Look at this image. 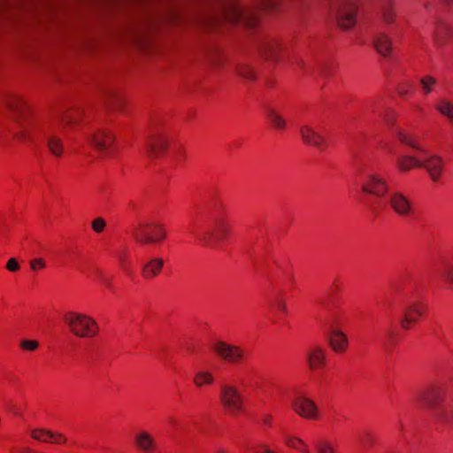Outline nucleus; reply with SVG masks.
Wrapping results in <instances>:
<instances>
[{"label":"nucleus","mask_w":453,"mask_h":453,"mask_svg":"<svg viewBox=\"0 0 453 453\" xmlns=\"http://www.w3.org/2000/svg\"><path fill=\"white\" fill-rule=\"evenodd\" d=\"M453 37V28L445 23L437 26L434 32V42L438 47H443L449 39Z\"/></svg>","instance_id":"4be33fe9"},{"label":"nucleus","mask_w":453,"mask_h":453,"mask_svg":"<svg viewBox=\"0 0 453 453\" xmlns=\"http://www.w3.org/2000/svg\"><path fill=\"white\" fill-rule=\"evenodd\" d=\"M361 181L363 192L379 198L387 196V203L398 216L408 218L413 214L414 208L411 200L400 191H389V186L384 178L364 172L361 173Z\"/></svg>","instance_id":"f03ea898"},{"label":"nucleus","mask_w":453,"mask_h":453,"mask_svg":"<svg viewBox=\"0 0 453 453\" xmlns=\"http://www.w3.org/2000/svg\"><path fill=\"white\" fill-rule=\"evenodd\" d=\"M77 117L73 113H66L63 115L60 119V121L63 125H71L77 122Z\"/></svg>","instance_id":"4c0bfd02"},{"label":"nucleus","mask_w":453,"mask_h":453,"mask_svg":"<svg viewBox=\"0 0 453 453\" xmlns=\"http://www.w3.org/2000/svg\"><path fill=\"white\" fill-rule=\"evenodd\" d=\"M434 279H441L449 282L453 281V258L443 257L436 262L432 270Z\"/></svg>","instance_id":"dca6fc26"},{"label":"nucleus","mask_w":453,"mask_h":453,"mask_svg":"<svg viewBox=\"0 0 453 453\" xmlns=\"http://www.w3.org/2000/svg\"><path fill=\"white\" fill-rule=\"evenodd\" d=\"M331 348L337 353H343L349 346V341L344 333L338 329H334L328 336Z\"/></svg>","instance_id":"6ab92c4d"},{"label":"nucleus","mask_w":453,"mask_h":453,"mask_svg":"<svg viewBox=\"0 0 453 453\" xmlns=\"http://www.w3.org/2000/svg\"><path fill=\"white\" fill-rule=\"evenodd\" d=\"M333 288H338V286L336 285V283H334Z\"/></svg>","instance_id":"09e8293b"},{"label":"nucleus","mask_w":453,"mask_h":453,"mask_svg":"<svg viewBox=\"0 0 453 453\" xmlns=\"http://www.w3.org/2000/svg\"><path fill=\"white\" fill-rule=\"evenodd\" d=\"M292 407L295 411L303 418L316 419L318 418V408L314 402L304 396L296 397Z\"/></svg>","instance_id":"ddd939ff"},{"label":"nucleus","mask_w":453,"mask_h":453,"mask_svg":"<svg viewBox=\"0 0 453 453\" xmlns=\"http://www.w3.org/2000/svg\"><path fill=\"white\" fill-rule=\"evenodd\" d=\"M437 82L436 78L430 75H425L419 79V83L425 95L430 94L437 85Z\"/></svg>","instance_id":"7c9ffc66"},{"label":"nucleus","mask_w":453,"mask_h":453,"mask_svg":"<svg viewBox=\"0 0 453 453\" xmlns=\"http://www.w3.org/2000/svg\"><path fill=\"white\" fill-rule=\"evenodd\" d=\"M422 160L411 155H401L396 160V165L402 172H409L414 167H421Z\"/></svg>","instance_id":"b1692460"},{"label":"nucleus","mask_w":453,"mask_h":453,"mask_svg":"<svg viewBox=\"0 0 453 453\" xmlns=\"http://www.w3.org/2000/svg\"><path fill=\"white\" fill-rule=\"evenodd\" d=\"M307 360L311 369L321 368L326 365V352L320 347H313L307 355Z\"/></svg>","instance_id":"aec40b11"},{"label":"nucleus","mask_w":453,"mask_h":453,"mask_svg":"<svg viewBox=\"0 0 453 453\" xmlns=\"http://www.w3.org/2000/svg\"><path fill=\"white\" fill-rule=\"evenodd\" d=\"M221 205L215 203L210 209V215L211 219V227L203 229L197 226V229H192L191 233L194 234L196 238L203 243L205 246H211L212 240L221 241L225 239L229 233V227L225 219L219 215Z\"/></svg>","instance_id":"20e7f679"},{"label":"nucleus","mask_w":453,"mask_h":453,"mask_svg":"<svg viewBox=\"0 0 453 453\" xmlns=\"http://www.w3.org/2000/svg\"><path fill=\"white\" fill-rule=\"evenodd\" d=\"M413 87L412 83L410 81L403 82L398 88V93L400 96H404L408 94L409 90Z\"/></svg>","instance_id":"58836bf2"},{"label":"nucleus","mask_w":453,"mask_h":453,"mask_svg":"<svg viewBox=\"0 0 453 453\" xmlns=\"http://www.w3.org/2000/svg\"><path fill=\"white\" fill-rule=\"evenodd\" d=\"M20 346L26 350L34 351L38 348L39 342L34 340H24L20 342Z\"/></svg>","instance_id":"f704fd0d"},{"label":"nucleus","mask_w":453,"mask_h":453,"mask_svg":"<svg viewBox=\"0 0 453 453\" xmlns=\"http://www.w3.org/2000/svg\"><path fill=\"white\" fill-rule=\"evenodd\" d=\"M135 443L145 453H152L156 449L155 439L148 432H141L136 434Z\"/></svg>","instance_id":"412c9836"},{"label":"nucleus","mask_w":453,"mask_h":453,"mask_svg":"<svg viewBox=\"0 0 453 453\" xmlns=\"http://www.w3.org/2000/svg\"><path fill=\"white\" fill-rule=\"evenodd\" d=\"M391 41L384 33H378L373 39V45L379 54L387 57L391 51Z\"/></svg>","instance_id":"5701e85b"},{"label":"nucleus","mask_w":453,"mask_h":453,"mask_svg":"<svg viewBox=\"0 0 453 453\" xmlns=\"http://www.w3.org/2000/svg\"><path fill=\"white\" fill-rule=\"evenodd\" d=\"M418 403L430 411L431 417L438 424L453 423V397L448 395L443 386L432 385L418 395Z\"/></svg>","instance_id":"7ed1b4c3"},{"label":"nucleus","mask_w":453,"mask_h":453,"mask_svg":"<svg viewBox=\"0 0 453 453\" xmlns=\"http://www.w3.org/2000/svg\"><path fill=\"white\" fill-rule=\"evenodd\" d=\"M395 135L402 143L410 146L411 148L414 149L417 151H424V150L420 146H418L417 142L411 136L407 134L403 130L397 129L395 131Z\"/></svg>","instance_id":"bb28decb"},{"label":"nucleus","mask_w":453,"mask_h":453,"mask_svg":"<svg viewBox=\"0 0 453 453\" xmlns=\"http://www.w3.org/2000/svg\"><path fill=\"white\" fill-rule=\"evenodd\" d=\"M280 50V46L277 42L275 41H267L263 45L262 50L264 51V54L267 56V58H273L278 50Z\"/></svg>","instance_id":"473e14b6"},{"label":"nucleus","mask_w":453,"mask_h":453,"mask_svg":"<svg viewBox=\"0 0 453 453\" xmlns=\"http://www.w3.org/2000/svg\"><path fill=\"white\" fill-rule=\"evenodd\" d=\"M426 305L420 301H408L403 308L400 325L403 329H409L411 324L417 323L426 312Z\"/></svg>","instance_id":"1a4fd4ad"},{"label":"nucleus","mask_w":453,"mask_h":453,"mask_svg":"<svg viewBox=\"0 0 453 453\" xmlns=\"http://www.w3.org/2000/svg\"><path fill=\"white\" fill-rule=\"evenodd\" d=\"M381 12L383 20L387 24H390L395 19V11L391 0H385L381 5Z\"/></svg>","instance_id":"c756f323"},{"label":"nucleus","mask_w":453,"mask_h":453,"mask_svg":"<svg viewBox=\"0 0 453 453\" xmlns=\"http://www.w3.org/2000/svg\"><path fill=\"white\" fill-rule=\"evenodd\" d=\"M30 266L32 270H36L37 268H43L45 266V263L42 258H35L30 262Z\"/></svg>","instance_id":"79ce46f5"},{"label":"nucleus","mask_w":453,"mask_h":453,"mask_svg":"<svg viewBox=\"0 0 453 453\" xmlns=\"http://www.w3.org/2000/svg\"><path fill=\"white\" fill-rule=\"evenodd\" d=\"M366 114L383 116L385 121L389 125L393 121V117H389L387 109L381 104L380 101H372L365 109Z\"/></svg>","instance_id":"393cba45"},{"label":"nucleus","mask_w":453,"mask_h":453,"mask_svg":"<svg viewBox=\"0 0 453 453\" xmlns=\"http://www.w3.org/2000/svg\"><path fill=\"white\" fill-rule=\"evenodd\" d=\"M5 103L19 123L20 131L16 134L17 138L33 142L39 137H45L47 147L52 155L60 157L63 154L64 144L61 138L52 132L46 119L30 116L29 109L21 97L11 95Z\"/></svg>","instance_id":"f257e3e1"},{"label":"nucleus","mask_w":453,"mask_h":453,"mask_svg":"<svg viewBox=\"0 0 453 453\" xmlns=\"http://www.w3.org/2000/svg\"><path fill=\"white\" fill-rule=\"evenodd\" d=\"M435 107L441 114L453 123V104L449 100H440Z\"/></svg>","instance_id":"cd10ccee"},{"label":"nucleus","mask_w":453,"mask_h":453,"mask_svg":"<svg viewBox=\"0 0 453 453\" xmlns=\"http://www.w3.org/2000/svg\"><path fill=\"white\" fill-rule=\"evenodd\" d=\"M18 453H35V452L29 448H24V449H20V451H19Z\"/></svg>","instance_id":"c03bdc74"},{"label":"nucleus","mask_w":453,"mask_h":453,"mask_svg":"<svg viewBox=\"0 0 453 453\" xmlns=\"http://www.w3.org/2000/svg\"><path fill=\"white\" fill-rule=\"evenodd\" d=\"M6 268L11 272H16L19 269V265L15 258H10L7 262Z\"/></svg>","instance_id":"a19ab883"},{"label":"nucleus","mask_w":453,"mask_h":453,"mask_svg":"<svg viewBox=\"0 0 453 453\" xmlns=\"http://www.w3.org/2000/svg\"><path fill=\"white\" fill-rule=\"evenodd\" d=\"M105 222L102 218H97L92 222V228L95 232L100 233L104 230Z\"/></svg>","instance_id":"e433bc0d"},{"label":"nucleus","mask_w":453,"mask_h":453,"mask_svg":"<svg viewBox=\"0 0 453 453\" xmlns=\"http://www.w3.org/2000/svg\"><path fill=\"white\" fill-rule=\"evenodd\" d=\"M214 381L213 375L206 371L198 372L194 377V383L196 387H203V385H211Z\"/></svg>","instance_id":"c85d7f7f"},{"label":"nucleus","mask_w":453,"mask_h":453,"mask_svg":"<svg viewBox=\"0 0 453 453\" xmlns=\"http://www.w3.org/2000/svg\"><path fill=\"white\" fill-rule=\"evenodd\" d=\"M288 446L292 447L294 449H299L303 453H309V449L305 443L299 438L294 437H287L285 439Z\"/></svg>","instance_id":"72a5a7b5"},{"label":"nucleus","mask_w":453,"mask_h":453,"mask_svg":"<svg viewBox=\"0 0 453 453\" xmlns=\"http://www.w3.org/2000/svg\"><path fill=\"white\" fill-rule=\"evenodd\" d=\"M86 139L92 147L102 154L107 153L114 141L113 135L104 129H98L87 134Z\"/></svg>","instance_id":"9d476101"},{"label":"nucleus","mask_w":453,"mask_h":453,"mask_svg":"<svg viewBox=\"0 0 453 453\" xmlns=\"http://www.w3.org/2000/svg\"><path fill=\"white\" fill-rule=\"evenodd\" d=\"M134 236L141 244H151L164 240L165 231L158 224L139 223L134 229Z\"/></svg>","instance_id":"423d86ee"},{"label":"nucleus","mask_w":453,"mask_h":453,"mask_svg":"<svg viewBox=\"0 0 453 453\" xmlns=\"http://www.w3.org/2000/svg\"><path fill=\"white\" fill-rule=\"evenodd\" d=\"M234 15H236V16L242 15L241 11H239L238 9L234 10Z\"/></svg>","instance_id":"49530a36"},{"label":"nucleus","mask_w":453,"mask_h":453,"mask_svg":"<svg viewBox=\"0 0 453 453\" xmlns=\"http://www.w3.org/2000/svg\"><path fill=\"white\" fill-rule=\"evenodd\" d=\"M31 437L35 440L42 441V442H50L56 444H63L65 443L67 438L62 434L58 432H52L51 430L43 429V428H35L33 429L30 433Z\"/></svg>","instance_id":"f3484780"},{"label":"nucleus","mask_w":453,"mask_h":453,"mask_svg":"<svg viewBox=\"0 0 453 453\" xmlns=\"http://www.w3.org/2000/svg\"><path fill=\"white\" fill-rule=\"evenodd\" d=\"M357 5L356 0H339L336 19L343 29L352 27L357 21Z\"/></svg>","instance_id":"6e6552de"},{"label":"nucleus","mask_w":453,"mask_h":453,"mask_svg":"<svg viewBox=\"0 0 453 453\" xmlns=\"http://www.w3.org/2000/svg\"><path fill=\"white\" fill-rule=\"evenodd\" d=\"M300 135L305 144L323 150L326 146L325 138L309 125H303L299 128Z\"/></svg>","instance_id":"2eb2a0df"},{"label":"nucleus","mask_w":453,"mask_h":453,"mask_svg":"<svg viewBox=\"0 0 453 453\" xmlns=\"http://www.w3.org/2000/svg\"><path fill=\"white\" fill-rule=\"evenodd\" d=\"M264 453H274L273 451H272L271 449H264Z\"/></svg>","instance_id":"de8ad7c7"},{"label":"nucleus","mask_w":453,"mask_h":453,"mask_svg":"<svg viewBox=\"0 0 453 453\" xmlns=\"http://www.w3.org/2000/svg\"><path fill=\"white\" fill-rule=\"evenodd\" d=\"M64 321L68 326L69 330L80 338L94 337L99 331L96 320L82 313L68 312L65 315Z\"/></svg>","instance_id":"39448f33"},{"label":"nucleus","mask_w":453,"mask_h":453,"mask_svg":"<svg viewBox=\"0 0 453 453\" xmlns=\"http://www.w3.org/2000/svg\"><path fill=\"white\" fill-rule=\"evenodd\" d=\"M421 163V167L426 170L432 181H439L444 171L443 159L439 156L432 155L423 159Z\"/></svg>","instance_id":"4468645a"},{"label":"nucleus","mask_w":453,"mask_h":453,"mask_svg":"<svg viewBox=\"0 0 453 453\" xmlns=\"http://www.w3.org/2000/svg\"><path fill=\"white\" fill-rule=\"evenodd\" d=\"M318 453H334L333 447L326 442H320L316 444Z\"/></svg>","instance_id":"c9c22d12"},{"label":"nucleus","mask_w":453,"mask_h":453,"mask_svg":"<svg viewBox=\"0 0 453 453\" xmlns=\"http://www.w3.org/2000/svg\"><path fill=\"white\" fill-rule=\"evenodd\" d=\"M271 419H272V417L271 416H267V417L265 418L264 423L266 424V425H270Z\"/></svg>","instance_id":"a18cd8bd"},{"label":"nucleus","mask_w":453,"mask_h":453,"mask_svg":"<svg viewBox=\"0 0 453 453\" xmlns=\"http://www.w3.org/2000/svg\"><path fill=\"white\" fill-rule=\"evenodd\" d=\"M166 147L167 139L163 134L156 130L150 131L149 136L145 141V150L149 157H157L165 150Z\"/></svg>","instance_id":"f8f14e48"},{"label":"nucleus","mask_w":453,"mask_h":453,"mask_svg":"<svg viewBox=\"0 0 453 453\" xmlns=\"http://www.w3.org/2000/svg\"><path fill=\"white\" fill-rule=\"evenodd\" d=\"M277 305H278V308H279L280 311H282L283 312H286V311H287L286 304H285V303H284V302H282V301H279V303H278V304H277Z\"/></svg>","instance_id":"37998d69"},{"label":"nucleus","mask_w":453,"mask_h":453,"mask_svg":"<svg viewBox=\"0 0 453 453\" xmlns=\"http://www.w3.org/2000/svg\"><path fill=\"white\" fill-rule=\"evenodd\" d=\"M236 73L240 77L245 80L252 81L256 79L254 71L246 64L238 65L236 66Z\"/></svg>","instance_id":"2f4dec72"},{"label":"nucleus","mask_w":453,"mask_h":453,"mask_svg":"<svg viewBox=\"0 0 453 453\" xmlns=\"http://www.w3.org/2000/svg\"><path fill=\"white\" fill-rule=\"evenodd\" d=\"M98 277L105 287L112 288V278L108 277L102 273H98Z\"/></svg>","instance_id":"ea45409f"},{"label":"nucleus","mask_w":453,"mask_h":453,"mask_svg":"<svg viewBox=\"0 0 453 453\" xmlns=\"http://www.w3.org/2000/svg\"><path fill=\"white\" fill-rule=\"evenodd\" d=\"M165 261L161 257L150 258L142 267V275L145 280H152L162 271Z\"/></svg>","instance_id":"a211bd4d"},{"label":"nucleus","mask_w":453,"mask_h":453,"mask_svg":"<svg viewBox=\"0 0 453 453\" xmlns=\"http://www.w3.org/2000/svg\"><path fill=\"white\" fill-rule=\"evenodd\" d=\"M211 349L220 358L229 363L241 362L244 357L242 349L225 342H216L212 344Z\"/></svg>","instance_id":"9b49d317"},{"label":"nucleus","mask_w":453,"mask_h":453,"mask_svg":"<svg viewBox=\"0 0 453 453\" xmlns=\"http://www.w3.org/2000/svg\"><path fill=\"white\" fill-rule=\"evenodd\" d=\"M219 453H224V452H222V451H219Z\"/></svg>","instance_id":"8fccbe9b"},{"label":"nucleus","mask_w":453,"mask_h":453,"mask_svg":"<svg viewBox=\"0 0 453 453\" xmlns=\"http://www.w3.org/2000/svg\"><path fill=\"white\" fill-rule=\"evenodd\" d=\"M266 117L272 125L279 130L284 129L287 126L286 119L274 108L270 107L266 110Z\"/></svg>","instance_id":"a878e982"},{"label":"nucleus","mask_w":453,"mask_h":453,"mask_svg":"<svg viewBox=\"0 0 453 453\" xmlns=\"http://www.w3.org/2000/svg\"><path fill=\"white\" fill-rule=\"evenodd\" d=\"M219 398L224 407L231 415H237L242 411V398L235 386L222 384Z\"/></svg>","instance_id":"0eeeda50"}]
</instances>
